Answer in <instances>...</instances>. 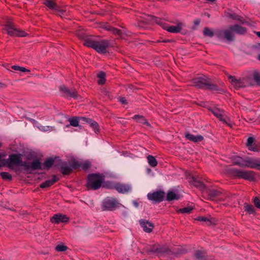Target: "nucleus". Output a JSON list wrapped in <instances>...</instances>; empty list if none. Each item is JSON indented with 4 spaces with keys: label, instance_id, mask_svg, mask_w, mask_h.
I'll list each match as a JSON object with an SVG mask.
<instances>
[{
    "label": "nucleus",
    "instance_id": "c03bdc74",
    "mask_svg": "<svg viewBox=\"0 0 260 260\" xmlns=\"http://www.w3.org/2000/svg\"><path fill=\"white\" fill-rule=\"evenodd\" d=\"M193 209L191 207H187L179 209V211L182 213H189Z\"/></svg>",
    "mask_w": 260,
    "mask_h": 260
},
{
    "label": "nucleus",
    "instance_id": "4d7b16f0",
    "mask_svg": "<svg viewBox=\"0 0 260 260\" xmlns=\"http://www.w3.org/2000/svg\"><path fill=\"white\" fill-rule=\"evenodd\" d=\"M200 22L201 20L200 19H196V20L194 21V24L196 26L198 25L200 23Z\"/></svg>",
    "mask_w": 260,
    "mask_h": 260
},
{
    "label": "nucleus",
    "instance_id": "4c0bfd02",
    "mask_svg": "<svg viewBox=\"0 0 260 260\" xmlns=\"http://www.w3.org/2000/svg\"><path fill=\"white\" fill-rule=\"evenodd\" d=\"M147 160L148 164L152 167H156L157 165V161L155 158L152 155H148L147 156Z\"/></svg>",
    "mask_w": 260,
    "mask_h": 260
},
{
    "label": "nucleus",
    "instance_id": "20e7f679",
    "mask_svg": "<svg viewBox=\"0 0 260 260\" xmlns=\"http://www.w3.org/2000/svg\"><path fill=\"white\" fill-rule=\"evenodd\" d=\"M154 22L160 25L163 29L166 30L169 32L178 33L182 29L184 24L182 22L177 23L176 26H171L166 23L165 21L161 19L155 17L153 19Z\"/></svg>",
    "mask_w": 260,
    "mask_h": 260
},
{
    "label": "nucleus",
    "instance_id": "49530a36",
    "mask_svg": "<svg viewBox=\"0 0 260 260\" xmlns=\"http://www.w3.org/2000/svg\"><path fill=\"white\" fill-rule=\"evenodd\" d=\"M67 249V247L62 244H59L55 247V250L57 251H64Z\"/></svg>",
    "mask_w": 260,
    "mask_h": 260
},
{
    "label": "nucleus",
    "instance_id": "72a5a7b5",
    "mask_svg": "<svg viewBox=\"0 0 260 260\" xmlns=\"http://www.w3.org/2000/svg\"><path fill=\"white\" fill-rule=\"evenodd\" d=\"M54 161V159L52 158H49L45 160L44 162L43 169H49L52 167Z\"/></svg>",
    "mask_w": 260,
    "mask_h": 260
},
{
    "label": "nucleus",
    "instance_id": "bb28decb",
    "mask_svg": "<svg viewBox=\"0 0 260 260\" xmlns=\"http://www.w3.org/2000/svg\"><path fill=\"white\" fill-rule=\"evenodd\" d=\"M231 28L233 29L234 34L236 32L240 35H243L246 32V29L245 27L239 25H231Z\"/></svg>",
    "mask_w": 260,
    "mask_h": 260
},
{
    "label": "nucleus",
    "instance_id": "2eb2a0df",
    "mask_svg": "<svg viewBox=\"0 0 260 260\" xmlns=\"http://www.w3.org/2000/svg\"><path fill=\"white\" fill-rule=\"evenodd\" d=\"M73 162V158L71 159L69 162H62L60 164V171L63 175H68L72 172L73 169H74L72 167V162Z\"/></svg>",
    "mask_w": 260,
    "mask_h": 260
},
{
    "label": "nucleus",
    "instance_id": "0eeeda50",
    "mask_svg": "<svg viewBox=\"0 0 260 260\" xmlns=\"http://www.w3.org/2000/svg\"><path fill=\"white\" fill-rule=\"evenodd\" d=\"M4 30H6L9 35L18 37H24L27 34L23 30L18 29L10 21H7L4 25Z\"/></svg>",
    "mask_w": 260,
    "mask_h": 260
},
{
    "label": "nucleus",
    "instance_id": "de8ad7c7",
    "mask_svg": "<svg viewBox=\"0 0 260 260\" xmlns=\"http://www.w3.org/2000/svg\"><path fill=\"white\" fill-rule=\"evenodd\" d=\"M20 166L23 167L26 170H29L31 169V164L26 162H22V160Z\"/></svg>",
    "mask_w": 260,
    "mask_h": 260
},
{
    "label": "nucleus",
    "instance_id": "2f4dec72",
    "mask_svg": "<svg viewBox=\"0 0 260 260\" xmlns=\"http://www.w3.org/2000/svg\"><path fill=\"white\" fill-rule=\"evenodd\" d=\"M70 124L66 125L67 127H69L70 125L73 126L74 127L78 126L79 125V118L77 117H73L69 119Z\"/></svg>",
    "mask_w": 260,
    "mask_h": 260
},
{
    "label": "nucleus",
    "instance_id": "5fc2aeb1",
    "mask_svg": "<svg viewBox=\"0 0 260 260\" xmlns=\"http://www.w3.org/2000/svg\"><path fill=\"white\" fill-rule=\"evenodd\" d=\"M119 102L123 104H126L127 103L124 98H120L119 100Z\"/></svg>",
    "mask_w": 260,
    "mask_h": 260
},
{
    "label": "nucleus",
    "instance_id": "6ab92c4d",
    "mask_svg": "<svg viewBox=\"0 0 260 260\" xmlns=\"http://www.w3.org/2000/svg\"><path fill=\"white\" fill-rule=\"evenodd\" d=\"M99 27L107 31H111L114 34L119 35L120 33L119 30L111 26L109 24L105 22L100 23L99 24Z\"/></svg>",
    "mask_w": 260,
    "mask_h": 260
},
{
    "label": "nucleus",
    "instance_id": "13d9d810",
    "mask_svg": "<svg viewBox=\"0 0 260 260\" xmlns=\"http://www.w3.org/2000/svg\"><path fill=\"white\" fill-rule=\"evenodd\" d=\"M234 197H235V195L230 194V195H229V196H226V199H223V200H226V199H231V198H234Z\"/></svg>",
    "mask_w": 260,
    "mask_h": 260
},
{
    "label": "nucleus",
    "instance_id": "603ef678",
    "mask_svg": "<svg viewBox=\"0 0 260 260\" xmlns=\"http://www.w3.org/2000/svg\"><path fill=\"white\" fill-rule=\"evenodd\" d=\"M248 147V149L250 151H258V149L256 147H254L253 145H251V146H250Z\"/></svg>",
    "mask_w": 260,
    "mask_h": 260
},
{
    "label": "nucleus",
    "instance_id": "473e14b6",
    "mask_svg": "<svg viewBox=\"0 0 260 260\" xmlns=\"http://www.w3.org/2000/svg\"><path fill=\"white\" fill-rule=\"evenodd\" d=\"M38 128H39L40 131L46 132H51L54 130V127L51 126H44L41 124L38 123L37 125Z\"/></svg>",
    "mask_w": 260,
    "mask_h": 260
},
{
    "label": "nucleus",
    "instance_id": "39448f33",
    "mask_svg": "<svg viewBox=\"0 0 260 260\" xmlns=\"http://www.w3.org/2000/svg\"><path fill=\"white\" fill-rule=\"evenodd\" d=\"M215 35L219 39L228 42H232L235 39V34L233 29L231 28V25L225 29L215 30Z\"/></svg>",
    "mask_w": 260,
    "mask_h": 260
},
{
    "label": "nucleus",
    "instance_id": "4468645a",
    "mask_svg": "<svg viewBox=\"0 0 260 260\" xmlns=\"http://www.w3.org/2000/svg\"><path fill=\"white\" fill-rule=\"evenodd\" d=\"M62 94L66 97H71L75 99H78L79 95L77 91L74 89H70L65 86H61L60 88Z\"/></svg>",
    "mask_w": 260,
    "mask_h": 260
},
{
    "label": "nucleus",
    "instance_id": "0e129e2a",
    "mask_svg": "<svg viewBox=\"0 0 260 260\" xmlns=\"http://www.w3.org/2000/svg\"><path fill=\"white\" fill-rule=\"evenodd\" d=\"M2 167V165L0 164V168Z\"/></svg>",
    "mask_w": 260,
    "mask_h": 260
},
{
    "label": "nucleus",
    "instance_id": "8fccbe9b",
    "mask_svg": "<svg viewBox=\"0 0 260 260\" xmlns=\"http://www.w3.org/2000/svg\"><path fill=\"white\" fill-rule=\"evenodd\" d=\"M197 219L198 221H204V222H209L208 224H210L211 223L210 221L206 217H198Z\"/></svg>",
    "mask_w": 260,
    "mask_h": 260
},
{
    "label": "nucleus",
    "instance_id": "09e8293b",
    "mask_svg": "<svg viewBox=\"0 0 260 260\" xmlns=\"http://www.w3.org/2000/svg\"><path fill=\"white\" fill-rule=\"evenodd\" d=\"M253 203L255 206L258 209H260V199L257 197L253 199Z\"/></svg>",
    "mask_w": 260,
    "mask_h": 260
},
{
    "label": "nucleus",
    "instance_id": "79ce46f5",
    "mask_svg": "<svg viewBox=\"0 0 260 260\" xmlns=\"http://www.w3.org/2000/svg\"><path fill=\"white\" fill-rule=\"evenodd\" d=\"M0 175L4 180H11L12 179L11 175L9 173L5 172H1Z\"/></svg>",
    "mask_w": 260,
    "mask_h": 260
},
{
    "label": "nucleus",
    "instance_id": "1a4fd4ad",
    "mask_svg": "<svg viewBox=\"0 0 260 260\" xmlns=\"http://www.w3.org/2000/svg\"><path fill=\"white\" fill-rule=\"evenodd\" d=\"M118 202L116 199L108 197L103 202L102 209L103 210L112 211L118 206Z\"/></svg>",
    "mask_w": 260,
    "mask_h": 260
},
{
    "label": "nucleus",
    "instance_id": "393cba45",
    "mask_svg": "<svg viewBox=\"0 0 260 260\" xmlns=\"http://www.w3.org/2000/svg\"><path fill=\"white\" fill-rule=\"evenodd\" d=\"M233 162L234 165H237L240 167L245 168V158H242L240 156H236L233 158Z\"/></svg>",
    "mask_w": 260,
    "mask_h": 260
},
{
    "label": "nucleus",
    "instance_id": "c85d7f7f",
    "mask_svg": "<svg viewBox=\"0 0 260 260\" xmlns=\"http://www.w3.org/2000/svg\"><path fill=\"white\" fill-rule=\"evenodd\" d=\"M82 118L89 124L90 127L94 129L95 132L99 131V125L96 122L89 118H86L84 117H83Z\"/></svg>",
    "mask_w": 260,
    "mask_h": 260
},
{
    "label": "nucleus",
    "instance_id": "4be33fe9",
    "mask_svg": "<svg viewBox=\"0 0 260 260\" xmlns=\"http://www.w3.org/2000/svg\"><path fill=\"white\" fill-rule=\"evenodd\" d=\"M230 82L232 85L236 89L244 87V83L240 80H237L234 77L230 76L229 77Z\"/></svg>",
    "mask_w": 260,
    "mask_h": 260
},
{
    "label": "nucleus",
    "instance_id": "37998d69",
    "mask_svg": "<svg viewBox=\"0 0 260 260\" xmlns=\"http://www.w3.org/2000/svg\"><path fill=\"white\" fill-rule=\"evenodd\" d=\"M221 194V192L218 190L212 189L210 191L209 194L212 197H218Z\"/></svg>",
    "mask_w": 260,
    "mask_h": 260
},
{
    "label": "nucleus",
    "instance_id": "e433bc0d",
    "mask_svg": "<svg viewBox=\"0 0 260 260\" xmlns=\"http://www.w3.org/2000/svg\"><path fill=\"white\" fill-rule=\"evenodd\" d=\"M179 198L177 194L173 191H169L167 195V200L168 201H171L173 200H178Z\"/></svg>",
    "mask_w": 260,
    "mask_h": 260
},
{
    "label": "nucleus",
    "instance_id": "864d4df0",
    "mask_svg": "<svg viewBox=\"0 0 260 260\" xmlns=\"http://www.w3.org/2000/svg\"><path fill=\"white\" fill-rule=\"evenodd\" d=\"M197 184H196V185L197 187H198L201 189L205 188V185L202 182H197Z\"/></svg>",
    "mask_w": 260,
    "mask_h": 260
},
{
    "label": "nucleus",
    "instance_id": "9d476101",
    "mask_svg": "<svg viewBox=\"0 0 260 260\" xmlns=\"http://www.w3.org/2000/svg\"><path fill=\"white\" fill-rule=\"evenodd\" d=\"M72 167L74 169H81L83 170L86 171L91 167V162L89 160L83 161L73 158Z\"/></svg>",
    "mask_w": 260,
    "mask_h": 260
},
{
    "label": "nucleus",
    "instance_id": "7ed1b4c3",
    "mask_svg": "<svg viewBox=\"0 0 260 260\" xmlns=\"http://www.w3.org/2000/svg\"><path fill=\"white\" fill-rule=\"evenodd\" d=\"M105 180L102 174L92 173L89 174L87 177V187L88 189L96 190L100 188Z\"/></svg>",
    "mask_w": 260,
    "mask_h": 260
},
{
    "label": "nucleus",
    "instance_id": "f3484780",
    "mask_svg": "<svg viewBox=\"0 0 260 260\" xmlns=\"http://www.w3.org/2000/svg\"><path fill=\"white\" fill-rule=\"evenodd\" d=\"M139 222L144 231L146 233L152 232L154 228V225L152 223L144 219L140 220Z\"/></svg>",
    "mask_w": 260,
    "mask_h": 260
},
{
    "label": "nucleus",
    "instance_id": "7c9ffc66",
    "mask_svg": "<svg viewBox=\"0 0 260 260\" xmlns=\"http://www.w3.org/2000/svg\"><path fill=\"white\" fill-rule=\"evenodd\" d=\"M31 169L34 170L43 169L41 162L39 159L34 160L31 163Z\"/></svg>",
    "mask_w": 260,
    "mask_h": 260
},
{
    "label": "nucleus",
    "instance_id": "6e6d98bb",
    "mask_svg": "<svg viewBox=\"0 0 260 260\" xmlns=\"http://www.w3.org/2000/svg\"><path fill=\"white\" fill-rule=\"evenodd\" d=\"M230 17L233 19H235V20H241L239 18V17L237 16H235L234 15H232V14H231L230 15Z\"/></svg>",
    "mask_w": 260,
    "mask_h": 260
},
{
    "label": "nucleus",
    "instance_id": "ea45409f",
    "mask_svg": "<svg viewBox=\"0 0 260 260\" xmlns=\"http://www.w3.org/2000/svg\"><path fill=\"white\" fill-rule=\"evenodd\" d=\"M195 256L199 260H203L206 256V252L204 251L198 250L195 252Z\"/></svg>",
    "mask_w": 260,
    "mask_h": 260
},
{
    "label": "nucleus",
    "instance_id": "dca6fc26",
    "mask_svg": "<svg viewBox=\"0 0 260 260\" xmlns=\"http://www.w3.org/2000/svg\"><path fill=\"white\" fill-rule=\"evenodd\" d=\"M69 218L66 215L61 214H54L50 219V221L54 224H59V223L68 222Z\"/></svg>",
    "mask_w": 260,
    "mask_h": 260
},
{
    "label": "nucleus",
    "instance_id": "cd10ccee",
    "mask_svg": "<svg viewBox=\"0 0 260 260\" xmlns=\"http://www.w3.org/2000/svg\"><path fill=\"white\" fill-rule=\"evenodd\" d=\"M213 114L219 118L221 121L226 122L225 119L224 118V112L218 109H214L212 111Z\"/></svg>",
    "mask_w": 260,
    "mask_h": 260
},
{
    "label": "nucleus",
    "instance_id": "c756f323",
    "mask_svg": "<svg viewBox=\"0 0 260 260\" xmlns=\"http://www.w3.org/2000/svg\"><path fill=\"white\" fill-rule=\"evenodd\" d=\"M133 118L141 123L145 124L146 125H150L147 120L144 118V116L142 115H135L134 116Z\"/></svg>",
    "mask_w": 260,
    "mask_h": 260
},
{
    "label": "nucleus",
    "instance_id": "b1692460",
    "mask_svg": "<svg viewBox=\"0 0 260 260\" xmlns=\"http://www.w3.org/2000/svg\"><path fill=\"white\" fill-rule=\"evenodd\" d=\"M233 162L234 165H237L240 167L245 168V158H242L240 156H236L233 158Z\"/></svg>",
    "mask_w": 260,
    "mask_h": 260
},
{
    "label": "nucleus",
    "instance_id": "9b49d317",
    "mask_svg": "<svg viewBox=\"0 0 260 260\" xmlns=\"http://www.w3.org/2000/svg\"><path fill=\"white\" fill-rule=\"evenodd\" d=\"M43 4L49 9L58 12L61 17L64 15L65 11L57 5L54 0H44Z\"/></svg>",
    "mask_w": 260,
    "mask_h": 260
},
{
    "label": "nucleus",
    "instance_id": "bf43d9fd",
    "mask_svg": "<svg viewBox=\"0 0 260 260\" xmlns=\"http://www.w3.org/2000/svg\"><path fill=\"white\" fill-rule=\"evenodd\" d=\"M255 34L257 35V36L260 38V31H256L255 32Z\"/></svg>",
    "mask_w": 260,
    "mask_h": 260
},
{
    "label": "nucleus",
    "instance_id": "e2e57ef3",
    "mask_svg": "<svg viewBox=\"0 0 260 260\" xmlns=\"http://www.w3.org/2000/svg\"><path fill=\"white\" fill-rule=\"evenodd\" d=\"M185 252V251H182V252H181V253H184Z\"/></svg>",
    "mask_w": 260,
    "mask_h": 260
},
{
    "label": "nucleus",
    "instance_id": "a878e982",
    "mask_svg": "<svg viewBox=\"0 0 260 260\" xmlns=\"http://www.w3.org/2000/svg\"><path fill=\"white\" fill-rule=\"evenodd\" d=\"M57 181V179L55 176H53L52 178L41 183L40 185V187L42 188L49 187L52 185H53L56 181Z\"/></svg>",
    "mask_w": 260,
    "mask_h": 260
},
{
    "label": "nucleus",
    "instance_id": "5701e85b",
    "mask_svg": "<svg viewBox=\"0 0 260 260\" xmlns=\"http://www.w3.org/2000/svg\"><path fill=\"white\" fill-rule=\"evenodd\" d=\"M233 162L234 165H237L240 167L245 168V158H242L240 156H236L233 158Z\"/></svg>",
    "mask_w": 260,
    "mask_h": 260
},
{
    "label": "nucleus",
    "instance_id": "f704fd0d",
    "mask_svg": "<svg viewBox=\"0 0 260 260\" xmlns=\"http://www.w3.org/2000/svg\"><path fill=\"white\" fill-rule=\"evenodd\" d=\"M97 77L99 78L98 83L100 85H103L106 82L105 77L106 75L104 72H100L98 75Z\"/></svg>",
    "mask_w": 260,
    "mask_h": 260
},
{
    "label": "nucleus",
    "instance_id": "a19ab883",
    "mask_svg": "<svg viewBox=\"0 0 260 260\" xmlns=\"http://www.w3.org/2000/svg\"><path fill=\"white\" fill-rule=\"evenodd\" d=\"M12 69L15 71H20L21 72H24H24H27V73L30 72V70H29L24 67H20L18 66H13L12 67Z\"/></svg>",
    "mask_w": 260,
    "mask_h": 260
},
{
    "label": "nucleus",
    "instance_id": "412c9836",
    "mask_svg": "<svg viewBox=\"0 0 260 260\" xmlns=\"http://www.w3.org/2000/svg\"><path fill=\"white\" fill-rule=\"evenodd\" d=\"M114 187L119 192L122 193L128 192L131 189L128 185L119 183L116 184Z\"/></svg>",
    "mask_w": 260,
    "mask_h": 260
},
{
    "label": "nucleus",
    "instance_id": "423d86ee",
    "mask_svg": "<svg viewBox=\"0 0 260 260\" xmlns=\"http://www.w3.org/2000/svg\"><path fill=\"white\" fill-rule=\"evenodd\" d=\"M230 174L235 178H242L248 180H253L254 178V173L252 171H243L237 169H232Z\"/></svg>",
    "mask_w": 260,
    "mask_h": 260
},
{
    "label": "nucleus",
    "instance_id": "3c124183",
    "mask_svg": "<svg viewBox=\"0 0 260 260\" xmlns=\"http://www.w3.org/2000/svg\"><path fill=\"white\" fill-rule=\"evenodd\" d=\"M254 141V139L252 137H249L247 140V146L248 147L252 145V143Z\"/></svg>",
    "mask_w": 260,
    "mask_h": 260
},
{
    "label": "nucleus",
    "instance_id": "6e6552de",
    "mask_svg": "<svg viewBox=\"0 0 260 260\" xmlns=\"http://www.w3.org/2000/svg\"><path fill=\"white\" fill-rule=\"evenodd\" d=\"M21 155L18 154H12L9 155L8 159L6 161V165L10 169L13 170L15 167L20 166L21 162Z\"/></svg>",
    "mask_w": 260,
    "mask_h": 260
},
{
    "label": "nucleus",
    "instance_id": "a211bd4d",
    "mask_svg": "<svg viewBox=\"0 0 260 260\" xmlns=\"http://www.w3.org/2000/svg\"><path fill=\"white\" fill-rule=\"evenodd\" d=\"M149 254L158 255L164 252L162 247L158 244L153 245L151 247L147 250Z\"/></svg>",
    "mask_w": 260,
    "mask_h": 260
},
{
    "label": "nucleus",
    "instance_id": "f8f14e48",
    "mask_svg": "<svg viewBox=\"0 0 260 260\" xmlns=\"http://www.w3.org/2000/svg\"><path fill=\"white\" fill-rule=\"evenodd\" d=\"M165 197V193L162 191H156L147 194L149 200L156 203H159L163 201Z\"/></svg>",
    "mask_w": 260,
    "mask_h": 260
},
{
    "label": "nucleus",
    "instance_id": "aec40b11",
    "mask_svg": "<svg viewBox=\"0 0 260 260\" xmlns=\"http://www.w3.org/2000/svg\"><path fill=\"white\" fill-rule=\"evenodd\" d=\"M185 138L187 140L192 141L194 143L201 142L204 139V137L202 135H198L195 136L188 133L185 134Z\"/></svg>",
    "mask_w": 260,
    "mask_h": 260
},
{
    "label": "nucleus",
    "instance_id": "f257e3e1",
    "mask_svg": "<svg viewBox=\"0 0 260 260\" xmlns=\"http://www.w3.org/2000/svg\"><path fill=\"white\" fill-rule=\"evenodd\" d=\"M84 45L92 48L100 53H106L107 48L109 47V42L107 40L96 41L92 39L85 40Z\"/></svg>",
    "mask_w": 260,
    "mask_h": 260
},
{
    "label": "nucleus",
    "instance_id": "f03ea898",
    "mask_svg": "<svg viewBox=\"0 0 260 260\" xmlns=\"http://www.w3.org/2000/svg\"><path fill=\"white\" fill-rule=\"evenodd\" d=\"M192 85L199 88H206L208 89L220 91V90L215 84L211 83V80L205 76H202L192 79Z\"/></svg>",
    "mask_w": 260,
    "mask_h": 260
},
{
    "label": "nucleus",
    "instance_id": "58836bf2",
    "mask_svg": "<svg viewBox=\"0 0 260 260\" xmlns=\"http://www.w3.org/2000/svg\"><path fill=\"white\" fill-rule=\"evenodd\" d=\"M244 208L245 211L249 214H253L255 212L254 208L252 205L245 203L244 204Z\"/></svg>",
    "mask_w": 260,
    "mask_h": 260
},
{
    "label": "nucleus",
    "instance_id": "052dcab7",
    "mask_svg": "<svg viewBox=\"0 0 260 260\" xmlns=\"http://www.w3.org/2000/svg\"><path fill=\"white\" fill-rule=\"evenodd\" d=\"M206 1H207L208 2L213 3L214 1H215L216 0H206Z\"/></svg>",
    "mask_w": 260,
    "mask_h": 260
},
{
    "label": "nucleus",
    "instance_id": "c9c22d12",
    "mask_svg": "<svg viewBox=\"0 0 260 260\" xmlns=\"http://www.w3.org/2000/svg\"><path fill=\"white\" fill-rule=\"evenodd\" d=\"M203 33L205 36H207L210 38H212L215 35V31H213L212 29L207 27L204 28Z\"/></svg>",
    "mask_w": 260,
    "mask_h": 260
},
{
    "label": "nucleus",
    "instance_id": "680f3d73",
    "mask_svg": "<svg viewBox=\"0 0 260 260\" xmlns=\"http://www.w3.org/2000/svg\"><path fill=\"white\" fill-rule=\"evenodd\" d=\"M257 59L260 61V54L258 55Z\"/></svg>",
    "mask_w": 260,
    "mask_h": 260
},
{
    "label": "nucleus",
    "instance_id": "a18cd8bd",
    "mask_svg": "<svg viewBox=\"0 0 260 260\" xmlns=\"http://www.w3.org/2000/svg\"><path fill=\"white\" fill-rule=\"evenodd\" d=\"M253 79L257 84H260V74L258 72H254Z\"/></svg>",
    "mask_w": 260,
    "mask_h": 260
},
{
    "label": "nucleus",
    "instance_id": "ddd939ff",
    "mask_svg": "<svg viewBox=\"0 0 260 260\" xmlns=\"http://www.w3.org/2000/svg\"><path fill=\"white\" fill-rule=\"evenodd\" d=\"M245 168L260 170V160L252 157L245 158Z\"/></svg>",
    "mask_w": 260,
    "mask_h": 260
}]
</instances>
